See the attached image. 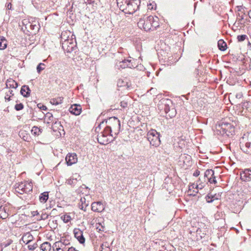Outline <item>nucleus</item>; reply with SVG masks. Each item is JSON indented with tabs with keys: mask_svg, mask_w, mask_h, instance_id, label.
<instances>
[{
	"mask_svg": "<svg viewBox=\"0 0 251 251\" xmlns=\"http://www.w3.org/2000/svg\"><path fill=\"white\" fill-rule=\"evenodd\" d=\"M71 34V32H62L61 35V41L62 42V47L63 49L67 52L71 53L76 49V43L75 38H73L74 35H71V37L69 38L68 34Z\"/></svg>",
	"mask_w": 251,
	"mask_h": 251,
	"instance_id": "nucleus-1",
	"label": "nucleus"
},
{
	"mask_svg": "<svg viewBox=\"0 0 251 251\" xmlns=\"http://www.w3.org/2000/svg\"><path fill=\"white\" fill-rule=\"evenodd\" d=\"M125 3L123 1L119 2L117 0V4L121 10L125 14H133L139 7L140 3V0H129L128 1L125 0Z\"/></svg>",
	"mask_w": 251,
	"mask_h": 251,
	"instance_id": "nucleus-2",
	"label": "nucleus"
},
{
	"mask_svg": "<svg viewBox=\"0 0 251 251\" xmlns=\"http://www.w3.org/2000/svg\"><path fill=\"white\" fill-rule=\"evenodd\" d=\"M105 123L107 125L105 128L111 133L113 132L116 136L120 130V120L117 117H112L107 119Z\"/></svg>",
	"mask_w": 251,
	"mask_h": 251,
	"instance_id": "nucleus-3",
	"label": "nucleus"
},
{
	"mask_svg": "<svg viewBox=\"0 0 251 251\" xmlns=\"http://www.w3.org/2000/svg\"><path fill=\"white\" fill-rule=\"evenodd\" d=\"M240 147L245 153L251 154V133L244 134L240 139Z\"/></svg>",
	"mask_w": 251,
	"mask_h": 251,
	"instance_id": "nucleus-4",
	"label": "nucleus"
},
{
	"mask_svg": "<svg viewBox=\"0 0 251 251\" xmlns=\"http://www.w3.org/2000/svg\"><path fill=\"white\" fill-rule=\"evenodd\" d=\"M14 188L15 193L23 194L31 192L33 187L31 182L25 181L15 184Z\"/></svg>",
	"mask_w": 251,
	"mask_h": 251,
	"instance_id": "nucleus-5",
	"label": "nucleus"
},
{
	"mask_svg": "<svg viewBox=\"0 0 251 251\" xmlns=\"http://www.w3.org/2000/svg\"><path fill=\"white\" fill-rule=\"evenodd\" d=\"M113 135L105 128L101 132L97 137L98 142L101 145H106L113 140Z\"/></svg>",
	"mask_w": 251,
	"mask_h": 251,
	"instance_id": "nucleus-6",
	"label": "nucleus"
},
{
	"mask_svg": "<svg viewBox=\"0 0 251 251\" xmlns=\"http://www.w3.org/2000/svg\"><path fill=\"white\" fill-rule=\"evenodd\" d=\"M160 134L155 129L150 130L147 134V138L150 145L155 147H158L160 144Z\"/></svg>",
	"mask_w": 251,
	"mask_h": 251,
	"instance_id": "nucleus-7",
	"label": "nucleus"
},
{
	"mask_svg": "<svg viewBox=\"0 0 251 251\" xmlns=\"http://www.w3.org/2000/svg\"><path fill=\"white\" fill-rule=\"evenodd\" d=\"M152 16H150L148 17H145L143 18H141L139 20L137 23L138 26L140 29H143L145 31H150L151 29V22H152Z\"/></svg>",
	"mask_w": 251,
	"mask_h": 251,
	"instance_id": "nucleus-8",
	"label": "nucleus"
},
{
	"mask_svg": "<svg viewBox=\"0 0 251 251\" xmlns=\"http://www.w3.org/2000/svg\"><path fill=\"white\" fill-rule=\"evenodd\" d=\"M218 127L219 130H222L223 134H226L227 136L232 135L234 133V126L231 123L225 122H221Z\"/></svg>",
	"mask_w": 251,
	"mask_h": 251,
	"instance_id": "nucleus-9",
	"label": "nucleus"
},
{
	"mask_svg": "<svg viewBox=\"0 0 251 251\" xmlns=\"http://www.w3.org/2000/svg\"><path fill=\"white\" fill-rule=\"evenodd\" d=\"M131 59H124L122 61H117L115 63V68L118 70L124 69L126 68H132L135 67Z\"/></svg>",
	"mask_w": 251,
	"mask_h": 251,
	"instance_id": "nucleus-10",
	"label": "nucleus"
},
{
	"mask_svg": "<svg viewBox=\"0 0 251 251\" xmlns=\"http://www.w3.org/2000/svg\"><path fill=\"white\" fill-rule=\"evenodd\" d=\"M160 105H163L164 106V110L166 114L170 112L168 115L170 117L172 118L175 116L176 113L174 109L172 108L171 109L170 107V104L172 103L170 100L168 99H162L160 101Z\"/></svg>",
	"mask_w": 251,
	"mask_h": 251,
	"instance_id": "nucleus-11",
	"label": "nucleus"
},
{
	"mask_svg": "<svg viewBox=\"0 0 251 251\" xmlns=\"http://www.w3.org/2000/svg\"><path fill=\"white\" fill-rule=\"evenodd\" d=\"M73 232L75 237L78 240L80 244H83L85 242V239L83 234V231L79 228H75Z\"/></svg>",
	"mask_w": 251,
	"mask_h": 251,
	"instance_id": "nucleus-12",
	"label": "nucleus"
},
{
	"mask_svg": "<svg viewBox=\"0 0 251 251\" xmlns=\"http://www.w3.org/2000/svg\"><path fill=\"white\" fill-rule=\"evenodd\" d=\"M92 210L96 212H101L105 209L104 204L101 201L94 202L91 204Z\"/></svg>",
	"mask_w": 251,
	"mask_h": 251,
	"instance_id": "nucleus-13",
	"label": "nucleus"
},
{
	"mask_svg": "<svg viewBox=\"0 0 251 251\" xmlns=\"http://www.w3.org/2000/svg\"><path fill=\"white\" fill-rule=\"evenodd\" d=\"M67 164L71 166L77 162V157L75 153H68L65 158Z\"/></svg>",
	"mask_w": 251,
	"mask_h": 251,
	"instance_id": "nucleus-14",
	"label": "nucleus"
},
{
	"mask_svg": "<svg viewBox=\"0 0 251 251\" xmlns=\"http://www.w3.org/2000/svg\"><path fill=\"white\" fill-rule=\"evenodd\" d=\"M241 179L244 181H250L251 180V169H245L240 175Z\"/></svg>",
	"mask_w": 251,
	"mask_h": 251,
	"instance_id": "nucleus-15",
	"label": "nucleus"
},
{
	"mask_svg": "<svg viewBox=\"0 0 251 251\" xmlns=\"http://www.w3.org/2000/svg\"><path fill=\"white\" fill-rule=\"evenodd\" d=\"M69 111L75 115H79L81 112V106L79 104H73L70 107Z\"/></svg>",
	"mask_w": 251,
	"mask_h": 251,
	"instance_id": "nucleus-16",
	"label": "nucleus"
},
{
	"mask_svg": "<svg viewBox=\"0 0 251 251\" xmlns=\"http://www.w3.org/2000/svg\"><path fill=\"white\" fill-rule=\"evenodd\" d=\"M65 244L63 243L62 241L56 242L54 243L52 248L54 251H64Z\"/></svg>",
	"mask_w": 251,
	"mask_h": 251,
	"instance_id": "nucleus-17",
	"label": "nucleus"
},
{
	"mask_svg": "<svg viewBox=\"0 0 251 251\" xmlns=\"http://www.w3.org/2000/svg\"><path fill=\"white\" fill-rule=\"evenodd\" d=\"M30 89L28 86L24 85L21 88L20 92L21 95H22L24 97L27 98L30 96Z\"/></svg>",
	"mask_w": 251,
	"mask_h": 251,
	"instance_id": "nucleus-18",
	"label": "nucleus"
},
{
	"mask_svg": "<svg viewBox=\"0 0 251 251\" xmlns=\"http://www.w3.org/2000/svg\"><path fill=\"white\" fill-rule=\"evenodd\" d=\"M89 205V202L86 201L84 197L81 198L79 202L78 203V207L82 210L86 211L87 207Z\"/></svg>",
	"mask_w": 251,
	"mask_h": 251,
	"instance_id": "nucleus-19",
	"label": "nucleus"
},
{
	"mask_svg": "<svg viewBox=\"0 0 251 251\" xmlns=\"http://www.w3.org/2000/svg\"><path fill=\"white\" fill-rule=\"evenodd\" d=\"M7 87L16 89L18 87V83L12 78L8 79L6 82Z\"/></svg>",
	"mask_w": 251,
	"mask_h": 251,
	"instance_id": "nucleus-20",
	"label": "nucleus"
},
{
	"mask_svg": "<svg viewBox=\"0 0 251 251\" xmlns=\"http://www.w3.org/2000/svg\"><path fill=\"white\" fill-rule=\"evenodd\" d=\"M7 208L3 206H0V218L2 219H6L8 216V213L7 212Z\"/></svg>",
	"mask_w": 251,
	"mask_h": 251,
	"instance_id": "nucleus-21",
	"label": "nucleus"
},
{
	"mask_svg": "<svg viewBox=\"0 0 251 251\" xmlns=\"http://www.w3.org/2000/svg\"><path fill=\"white\" fill-rule=\"evenodd\" d=\"M49 199V192H44L40 194L39 197L40 201L42 203H45Z\"/></svg>",
	"mask_w": 251,
	"mask_h": 251,
	"instance_id": "nucleus-22",
	"label": "nucleus"
},
{
	"mask_svg": "<svg viewBox=\"0 0 251 251\" xmlns=\"http://www.w3.org/2000/svg\"><path fill=\"white\" fill-rule=\"evenodd\" d=\"M63 98L62 97H58L56 98L51 99L50 100V103L53 105H58L63 102Z\"/></svg>",
	"mask_w": 251,
	"mask_h": 251,
	"instance_id": "nucleus-23",
	"label": "nucleus"
},
{
	"mask_svg": "<svg viewBox=\"0 0 251 251\" xmlns=\"http://www.w3.org/2000/svg\"><path fill=\"white\" fill-rule=\"evenodd\" d=\"M180 158L183 161L184 164L189 163L191 160V156L186 154H181Z\"/></svg>",
	"mask_w": 251,
	"mask_h": 251,
	"instance_id": "nucleus-24",
	"label": "nucleus"
},
{
	"mask_svg": "<svg viewBox=\"0 0 251 251\" xmlns=\"http://www.w3.org/2000/svg\"><path fill=\"white\" fill-rule=\"evenodd\" d=\"M218 46L219 49L222 51H224L226 49V43L223 40H220L218 42Z\"/></svg>",
	"mask_w": 251,
	"mask_h": 251,
	"instance_id": "nucleus-25",
	"label": "nucleus"
},
{
	"mask_svg": "<svg viewBox=\"0 0 251 251\" xmlns=\"http://www.w3.org/2000/svg\"><path fill=\"white\" fill-rule=\"evenodd\" d=\"M43 129L40 127H38L36 126H34L31 130V132L33 135H34L35 136H39L40 134H41L42 132Z\"/></svg>",
	"mask_w": 251,
	"mask_h": 251,
	"instance_id": "nucleus-26",
	"label": "nucleus"
},
{
	"mask_svg": "<svg viewBox=\"0 0 251 251\" xmlns=\"http://www.w3.org/2000/svg\"><path fill=\"white\" fill-rule=\"evenodd\" d=\"M32 239L33 236L29 233L25 234L22 238L23 242L25 243L26 244H29L32 240Z\"/></svg>",
	"mask_w": 251,
	"mask_h": 251,
	"instance_id": "nucleus-27",
	"label": "nucleus"
},
{
	"mask_svg": "<svg viewBox=\"0 0 251 251\" xmlns=\"http://www.w3.org/2000/svg\"><path fill=\"white\" fill-rule=\"evenodd\" d=\"M7 47V40L3 36H0V50H4Z\"/></svg>",
	"mask_w": 251,
	"mask_h": 251,
	"instance_id": "nucleus-28",
	"label": "nucleus"
},
{
	"mask_svg": "<svg viewBox=\"0 0 251 251\" xmlns=\"http://www.w3.org/2000/svg\"><path fill=\"white\" fill-rule=\"evenodd\" d=\"M151 30H154L159 26V23L158 22L157 18L156 17L155 18H154L152 16V22H151Z\"/></svg>",
	"mask_w": 251,
	"mask_h": 251,
	"instance_id": "nucleus-29",
	"label": "nucleus"
},
{
	"mask_svg": "<svg viewBox=\"0 0 251 251\" xmlns=\"http://www.w3.org/2000/svg\"><path fill=\"white\" fill-rule=\"evenodd\" d=\"M40 248L43 251H48L51 249L50 244L49 242H46L41 244Z\"/></svg>",
	"mask_w": 251,
	"mask_h": 251,
	"instance_id": "nucleus-30",
	"label": "nucleus"
},
{
	"mask_svg": "<svg viewBox=\"0 0 251 251\" xmlns=\"http://www.w3.org/2000/svg\"><path fill=\"white\" fill-rule=\"evenodd\" d=\"M129 100V98L127 96H126L120 102L121 106L123 108H126L128 104V100Z\"/></svg>",
	"mask_w": 251,
	"mask_h": 251,
	"instance_id": "nucleus-31",
	"label": "nucleus"
},
{
	"mask_svg": "<svg viewBox=\"0 0 251 251\" xmlns=\"http://www.w3.org/2000/svg\"><path fill=\"white\" fill-rule=\"evenodd\" d=\"M14 95L13 91L9 90L6 93L4 99L5 101H9L11 100V97Z\"/></svg>",
	"mask_w": 251,
	"mask_h": 251,
	"instance_id": "nucleus-32",
	"label": "nucleus"
},
{
	"mask_svg": "<svg viewBox=\"0 0 251 251\" xmlns=\"http://www.w3.org/2000/svg\"><path fill=\"white\" fill-rule=\"evenodd\" d=\"M214 175V172L211 169L207 170L204 173V177H207L208 179V177L213 176Z\"/></svg>",
	"mask_w": 251,
	"mask_h": 251,
	"instance_id": "nucleus-33",
	"label": "nucleus"
},
{
	"mask_svg": "<svg viewBox=\"0 0 251 251\" xmlns=\"http://www.w3.org/2000/svg\"><path fill=\"white\" fill-rule=\"evenodd\" d=\"M61 219L65 223H67L71 220V217L69 215L65 214L61 216Z\"/></svg>",
	"mask_w": 251,
	"mask_h": 251,
	"instance_id": "nucleus-34",
	"label": "nucleus"
},
{
	"mask_svg": "<svg viewBox=\"0 0 251 251\" xmlns=\"http://www.w3.org/2000/svg\"><path fill=\"white\" fill-rule=\"evenodd\" d=\"M205 199L208 203L212 202L214 201L213 195L211 193H208L205 197Z\"/></svg>",
	"mask_w": 251,
	"mask_h": 251,
	"instance_id": "nucleus-35",
	"label": "nucleus"
},
{
	"mask_svg": "<svg viewBox=\"0 0 251 251\" xmlns=\"http://www.w3.org/2000/svg\"><path fill=\"white\" fill-rule=\"evenodd\" d=\"M45 68V65L44 63H39L37 67V72L40 74L42 71Z\"/></svg>",
	"mask_w": 251,
	"mask_h": 251,
	"instance_id": "nucleus-36",
	"label": "nucleus"
},
{
	"mask_svg": "<svg viewBox=\"0 0 251 251\" xmlns=\"http://www.w3.org/2000/svg\"><path fill=\"white\" fill-rule=\"evenodd\" d=\"M126 84H127V79H119L118 81V86L119 87H125Z\"/></svg>",
	"mask_w": 251,
	"mask_h": 251,
	"instance_id": "nucleus-37",
	"label": "nucleus"
},
{
	"mask_svg": "<svg viewBox=\"0 0 251 251\" xmlns=\"http://www.w3.org/2000/svg\"><path fill=\"white\" fill-rule=\"evenodd\" d=\"M96 228L99 231H103L104 226H103L100 223L96 224Z\"/></svg>",
	"mask_w": 251,
	"mask_h": 251,
	"instance_id": "nucleus-38",
	"label": "nucleus"
},
{
	"mask_svg": "<svg viewBox=\"0 0 251 251\" xmlns=\"http://www.w3.org/2000/svg\"><path fill=\"white\" fill-rule=\"evenodd\" d=\"M247 38L246 35H240L237 36V40L238 42H242Z\"/></svg>",
	"mask_w": 251,
	"mask_h": 251,
	"instance_id": "nucleus-39",
	"label": "nucleus"
},
{
	"mask_svg": "<svg viewBox=\"0 0 251 251\" xmlns=\"http://www.w3.org/2000/svg\"><path fill=\"white\" fill-rule=\"evenodd\" d=\"M38 247L37 244L36 243H34L33 244H29L28 246V249L30 251H34L36 248H37Z\"/></svg>",
	"mask_w": 251,
	"mask_h": 251,
	"instance_id": "nucleus-40",
	"label": "nucleus"
},
{
	"mask_svg": "<svg viewBox=\"0 0 251 251\" xmlns=\"http://www.w3.org/2000/svg\"><path fill=\"white\" fill-rule=\"evenodd\" d=\"M77 178H74V177L73 178H71L69 179L68 181V183L70 185H73L76 183L77 181Z\"/></svg>",
	"mask_w": 251,
	"mask_h": 251,
	"instance_id": "nucleus-41",
	"label": "nucleus"
},
{
	"mask_svg": "<svg viewBox=\"0 0 251 251\" xmlns=\"http://www.w3.org/2000/svg\"><path fill=\"white\" fill-rule=\"evenodd\" d=\"M23 108H24V105L22 103L17 104L15 106V109L17 111L21 110L23 109Z\"/></svg>",
	"mask_w": 251,
	"mask_h": 251,
	"instance_id": "nucleus-42",
	"label": "nucleus"
},
{
	"mask_svg": "<svg viewBox=\"0 0 251 251\" xmlns=\"http://www.w3.org/2000/svg\"><path fill=\"white\" fill-rule=\"evenodd\" d=\"M28 27L29 29L31 30H38L39 29L38 25H33L32 24H30L28 25Z\"/></svg>",
	"mask_w": 251,
	"mask_h": 251,
	"instance_id": "nucleus-43",
	"label": "nucleus"
},
{
	"mask_svg": "<svg viewBox=\"0 0 251 251\" xmlns=\"http://www.w3.org/2000/svg\"><path fill=\"white\" fill-rule=\"evenodd\" d=\"M208 181L210 183H215V184H216L217 183V180L216 179V177L214 176V175L213 176H211V177H208Z\"/></svg>",
	"mask_w": 251,
	"mask_h": 251,
	"instance_id": "nucleus-44",
	"label": "nucleus"
},
{
	"mask_svg": "<svg viewBox=\"0 0 251 251\" xmlns=\"http://www.w3.org/2000/svg\"><path fill=\"white\" fill-rule=\"evenodd\" d=\"M46 116L48 117V119L50 121L52 122L53 123H54V121L53 120V115L52 114L50 113H48L47 114H46Z\"/></svg>",
	"mask_w": 251,
	"mask_h": 251,
	"instance_id": "nucleus-45",
	"label": "nucleus"
},
{
	"mask_svg": "<svg viewBox=\"0 0 251 251\" xmlns=\"http://www.w3.org/2000/svg\"><path fill=\"white\" fill-rule=\"evenodd\" d=\"M200 172L198 170H197L193 173V176L197 177L198 176L200 175Z\"/></svg>",
	"mask_w": 251,
	"mask_h": 251,
	"instance_id": "nucleus-46",
	"label": "nucleus"
},
{
	"mask_svg": "<svg viewBox=\"0 0 251 251\" xmlns=\"http://www.w3.org/2000/svg\"><path fill=\"white\" fill-rule=\"evenodd\" d=\"M125 87L126 88V89H130V87H131V83L129 82H127V84H126V86Z\"/></svg>",
	"mask_w": 251,
	"mask_h": 251,
	"instance_id": "nucleus-47",
	"label": "nucleus"
},
{
	"mask_svg": "<svg viewBox=\"0 0 251 251\" xmlns=\"http://www.w3.org/2000/svg\"><path fill=\"white\" fill-rule=\"evenodd\" d=\"M203 187V185H201L200 184H197L196 185V188L197 189H201Z\"/></svg>",
	"mask_w": 251,
	"mask_h": 251,
	"instance_id": "nucleus-48",
	"label": "nucleus"
},
{
	"mask_svg": "<svg viewBox=\"0 0 251 251\" xmlns=\"http://www.w3.org/2000/svg\"><path fill=\"white\" fill-rule=\"evenodd\" d=\"M243 18H243V15L240 16L239 14H238V16L237 17V20L239 21H242L243 19Z\"/></svg>",
	"mask_w": 251,
	"mask_h": 251,
	"instance_id": "nucleus-49",
	"label": "nucleus"
},
{
	"mask_svg": "<svg viewBox=\"0 0 251 251\" xmlns=\"http://www.w3.org/2000/svg\"><path fill=\"white\" fill-rule=\"evenodd\" d=\"M6 7L8 9H11L12 8V4L11 3H8L7 5H6Z\"/></svg>",
	"mask_w": 251,
	"mask_h": 251,
	"instance_id": "nucleus-50",
	"label": "nucleus"
},
{
	"mask_svg": "<svg viewBox=\"0 0 251 251\" xmlns=\"http://www.w3.org/2000/svg\"><path fill=\"white\" fill-rule=\"evenodd\" d=\"M76 251V250L75 248L74 247H71V248H69L68 249V251Z\"/></svg>",
	"mask_w": 251,
	"mask_h": 251,
	"instance_id": "nucleus-51",
	"label": "nucleus"
},
{
	"mask_svg": "<svg viewBox=\"0 0 251 251\" xmlns=\"http://www.w3.org/2000/svg\"><path fill=\"white\" fill-rule=\"evenodd\" d=\"M40 108L43 110H46L47 109V107L45 105H42Z\"/></svg>",
	"mask_w": 251,
	"mask_h": 251,
	"instance_id": "nucleus-52",
	"label": "nucleus"
},
{
	"mask_svg": "<svg viewBox=\"0 0 251 251\" xmlns=\"http://www.w3.org/2000/svg\"><path fill=\"white\" fill-rule=\"evenodd\" d=\"M213 199L215 200H218L219 198L217 197L216 194L213 195Z\"/></svg>",
	"mask_w": 251,
	"mask_h": 251,
	"instance_id": "nucleus-53",
	"label": "nucleus"
},
{
	"mask_svg": "<svg viewBox=\"0 0 251 251\" xmlns=\"http://www.w3.org/2000/svg\"><path fill=\"white\" fill-rule=\"evenodd\" d=\"M48 216L47 215H46V214H44V215H43L42 216V218L43 219H46V218H48Z\"/></svg>",
	"mask_w": 251,
	"mask_h": 251,
	"instance_id": "nucleus-54",
	"label": "nucleus"
},
{
	"mask_svg": "<svg viewBox=\"0 0 251 251\" xmlns=\"http://www.w3.org/2000/svg\"><path fill=\"white\" fill-rule=\"evenodd\" d=\"M8 242L6 244L5 246L9 245L12 242V241L11 240H10L9 241H8Z\"/></svg>",
	"mask_w": 251,
	"mask_h": 251,
	"instance_id": "nucleus-55",
	"label": "nucleus"
},
{
	"mask_svg": "<svg viewBox=\"0 0 251 251\" xmlns=\"http://www.w3.org/2000/svg\"><path fill=\"white\" fill-rule=\"evenodd\" d=\"M23 139H24V140L25 141H28V136H26V137H25V136H24V137H23Z\"/></svg>",
	"mask_w": 251,
	"mask_h": 251,
	"instance_id": "nucleus-56",
	"label": "nucleus"
},
{
	"mask_svg": "<svg viewBox=\"0 0 251 251\" xmlns=\"http://www.w3.org/2000/svg\"><path fill=\"white\" fill-rule=\"evenodd\" d=\"M95 0H88V2L89 3H92L94 2Z\"/></svg>",
	"mask_w": 251,
	"mask_h": 251,
	"instance_id": "nucleus-57",
	"label": "nucleus"
},
{
	"mask_svg": "<svg viewBox=\"0 0 251 251\" xmlns=\"http://www.w3.org/2000/svg\"><path fill=\"white\" fill-rule=\"evenodd\" d=\"M249 16L250 18H251V10L249 11Z\"/></svg>",
	"mask_w": 251,
	"mask_h": 251,
	"instance_id": "nucleus-58",
	"label": "nucleus"
},
{
	"mask_svg": "<svg viewBox=\"0 0 251 251\" xmlns=\"http://www.w3.org/2000/svg\"><path fill=\"white\" fill-rule=\"evenodd\" d=\"M62 243L65 244V246L69 244L66 242L65 240H64V242H62Z\"/></svg>",
	"mask_w": 251,
	"mask_h": 251,
	"instance_id": "nucleus-59",
	"label": "nucleus"
},
{
	"mask_svg": "<svg viewBox=\"0 0 251 251\" xmlns=\"http://www.w3.org/2000/svg\"><path fill=\"white\" fill-rule=\"evenodd\" d=\"M57 124V122L56 121H55V122H54V124ZM58 124H59V123H58Z\"/></svg>",
	"mask_w": 251,
	"mask_h": 251,
	"instance_id": "nucleus-60",
	"label": "nucleus"
},
{
	"mask_svg": "<svg viewBox=\"0 0 251 251\" xmlns=\"http://www.w3.org/2000/svg\"><path fill=\"white\" fill-rule=\"evenodd\" d=\"M66 247H65V248H64V251H65V250H66Z\"/></svg>",
	"mask_w": 251,
	"mask_h": 251,
	"instance_id": "nucleus-61",
	"label": "nucleus"
},
{
	"mask_svg": "<svg viewBox=\"0 0 251 251\" xmlns=\"http://www.w3.org/2000/svg\"><path fill=\"white\" fill-rule=\"evenodd\" d=\"M241 7H242V6H238V8Z\"/></svg>",
	"mask_w": 251,
	"mask_h": 251,
	"instance_id": "nucleus-62",
	"label": "nucleus"
},
{
	"mask_svg": "<svg viewBox=\"0 0 251 251\" xmlns=\"http://www.w3.org/2000/svg\"><path fill=\"white\" fill-rule=\"evenodd\" d=\"M104 121H103V122L101 123V124H104Z\"/></svg>",
	"mask_w": 251,
	"mask_h": 251,
	"instance_id": "nucleus-63",
	"label": "nucleus"
}]
</instances>
